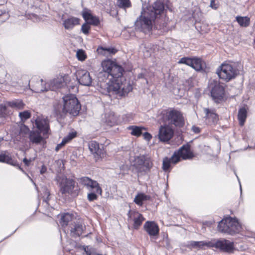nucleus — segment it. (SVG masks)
<instances>
[{
    "label": "nucleus",
    "mask_w": 255,
    "mask_h": 255,
    "mask_svg": "<svg viewBox=\"0 0 255 255\" xmlns=\"http://www.w3.org/2000/svg\"><path fill=\"white\" fill-rule=\"evenodd\" d=\"M43 82V80L40 79V82L36 83L34 88V90L36 93H41L48 91V89L46 87H43L42 86Z\"/></svg>",
    "instance_id": "37"
},
{
    "label": "nucleus",
    "mask_w": 255,
    "mask_h": 255,
    "mask_svg": "<svg viewBox=\"0 0 255 255\" xmlns=\"http://www.w3.org/2000/svg\"><path fill=\"white\" fill-rule=\"evenodd\" d=\"M90 28V27L87 23H84L82 25L81 30L86 35H87L89 33V30Z\"/></svg>",
    "instance_id": "45"
},
{
    "label": "nucleus",
    "mask_w": 255,
    "mask_h": 255,
    "mask_svg": "<svg viewBox=\"0 0 255 255\" xmlns=\"http://www.w3.org/2000/svg\"><path fill=\"white\" fill-rule=\"evenodd\" d=\"M67 143V141L66 140V139L63 138L62 141L61 143L59 144H58L57 146L55 147V151H58L60 149L62 148L64 145H65Z\"/></svg>",
    "instance_id": "46"
},
{
    "label": "nucleus",
    "mask_w": 255,
    "mask_h": 255,
    "mask_svg": "<svg viewBox=\"0 0 255 255\" xmlns=\"http://www.w3.org/2000/svg\"><path fill=\"white\" fill-rule=\"evenodd\" d=\"M80 19L74 16H71L63 21V25L67 30H70L76 25L79 24Z\"/></svg>",
    "instance_id": "23"
},
{
    "label": "nucleus",
    "mask_w": 255,
    "mask_h": 255,
    "mask_svg": "<svg viewBox=\"0 0 255 255\" xmlns=\"http://www.w3.org/2000/svg\"><path fill=\"white\" fill-rule=\"evenodd\" d=\"M63 104L58 106L56 109L57 113L61 116L69 113L73 116H77L81 110V106L79 101L74 95H66L63 98Z\"/></svg>",
    "instance_id": "2"
},
{
    "label": "nucleus",
    "mask_w": 255,
    "mask_h": 255,
    "mask_svg": "<svg viewBox=\"0 0 255 255\" xmlns=\"http://www.w3.org/2000/svg\"><path fill=\"white\" fill-rule=\"evenodd\" d=\"M79 183L85 187L89 191H94L100 192V195L102 193V189L99 184L95 180H92L88 177H82L78 179Z\"/></svg>",
    "instance_id": "10"
},
{
    "label": "nucleus",
    "mask_w": 255,
    "mask_h": 255,
    "mask_svg": "<svg viewBox=\"0 0 255 255\" xmlns=\"http://www.w3.org/2000/svg\"><path fill=\"white\" fill-rule=\"evenodd\" d=\"M211 95L216 103H220L225 96V88L219 83L214 81L211 85Z\"/></svg>",
    "instance_id": "9"
},
{
    "label": "nucleus",
    "mask_w": 255,
    "mask_h": 255,
    "mask_svg": "<svg viewBox=\"0 0 255 255\" xmlns=\"http://www.w3.org/2000/svg\"><path fill=\"white\" fill-rule=\"evenodd\" d=\"M133 170L138 176L145 175L150 171L153 163L150 157L145 155L136 156L133 164Z\"/></svg>",
    "instance_id": "4"
},
{
    "label": "nucleus",
    "mask_w": 255,
    "mask_h": 255,
    "mask_svg": "<svg viewBox=\"0 0 255 255\" xmlns=\"http://www.w3.org/2000/svg\"><path fill=\"white\" fill-rule=\"evenodd\" d=\"M238 117L240 125L243 126L247 117V111L245 108L243 107L239 110Z\"/></svg>",
    "instance_id": "31"
},
{
    "label": "nucleus",
    "mask_w": 255,
    "mask_h": 255,
    "mask_svg": "<svg viewBox=\"0 0 255 255\" xmlns=\"http://www.w3.org/2000/svg\"><path fill=\"white\" fill-rule=\"evenodd\" d=\"M164 5L160 0H156L151 6L147 8L146 12L151 16V18H158L164 11Z\"/></svg>",
    "instance_id": "13"
},
{
    "label": "nucleus",
    "mask_w": 255,
    "mask_h": 255,
    "mask_svg": "<svg viewBox=\"0 0 255 255\" xmlns=\"http://www.w3.org/2000/svg\"><path fill=\"white\" fill-rule=\"evenodd\" d=\"M159 120L170 126L177 128H182L185 124L182 113L173 108L163 110L159 116Z\"/></svg>",
    "instance_id": "3"
},
{
    "label": "nucleus",
    "mask_w": 255,
    "mask_h": 255,
    "mask_svg": "<svg viewBox=\"0 0 255 255\" xmlns=\"http://www.w3.org/2000/svg\"><path fill=\"white\" fill-rule=\"evenodd\" d=\"M77 135V132L76 131L71 132L69 133V134L65 137L64 138L66 139V140L67 142L70 141L71 139L75 137Z\"/></svg>",
    "instance_id": "44"
},
{
    "label": "nucleus",
    "mask_w": 255,
    "mask_h": 255,
    "mask_svg": "<svg viewBox=\"0 0 255 255\" xmlns=\"http://www.w3.org/2000/svg\"><path fill=\"white\" fill-rule=\"evenodd\" d=\"M76 55H77V57L78 59V60H79L80 61H83L86 58L85 52L82 50H79L77 52Z\"/></svg>",
    "instance_id": "43"
},
{
    "label": "nucleus",
    "mask_w": 255,
    "mask_h": 255,
    "mask_svg": "<svg viewBox=\"0 0 255 255\" xmlns=\"http://www.w3.org/2000/svg\"><path fill=\"white\" fill-rule=\"evenodd\" d=\"M216 247L225 252H231L233 250L234 243L229 240L223 239L218 241L216 243Z\"/></svg>",
    "instance_id": "19"
},
{
    "label": "nucleus",
    "mask_w": 255,
    "mask_h": 255,
    "mask_svg": "<svg viewBox=\"0 0 255 255\" xmlns=\"http://www.w3.org/2000/svg\"><path fill=\"white\" fill-rule=\"evenodd\" d=\"M88 146L89 150L93 154L96 161L104 157L105 151L102 145L100 146L98 142L91 141L89 143Z\"/></svg>",
    "instance_id": "14"
},
{
    "label": "nucleus",
    "mask_w": 255,
    "mask_h": 255,
    "mask_svg": "<svg viewBox=\"0 0 255 255\" xmlns=\"http://www.w3.org/2000/svg\"><path fill=\"white\" fill-rule=\"evenodd\" d=\"M47 168L44 165L42 166L40 172L41 174H43L46 172Z\"/></svg>",
    "instance_id": "52"
},
{
    "label": "nucleus",
    "mask_w": 255,
    "mask_h": 255,
    "mask_svg": "<svg viewBox=\"0 0 255 255\" xmlns=\"http://www.w3.org/2000/svg\"><path fill=\"white\" fill-rule=\"evenodd\" d=\"M146 76V71H144V72L139 74L137 76V78L138 79H145V82H146V83H148V80L147 79L145 78Z\"/></svg>",
    "instance_id": "48"
},
{
    "label": "nucleus",
    "mask_w": 255,
    "mask_h": 255,
    "mask_svg": "<svg viewBox=\"0 0 255 255\" xmlns=\"http://www.w3.org/2000/svg\"><path fill=\"white\" fill-rule=\"evenodd\" d=\"M118 6L124 9L130 7L131 6V2L129 0H118Z\"/></svg>",
    "instance_id": "36"
},
{
    "label": "nucleus",
    "mask_w": 255,
    "mask_h": 255,
    "mask_svg": "<svg viewBox=\"0 0 255 255\" xmlns=\"http://www.w3.org/2000/svg\"><path fill=\"white\" fill-rule=\"evenodd\" d=\"M19 117L21 121L23 122H25L26 120L29 119L31 117V113L28 111H24L22 112L19 113Z\"/></svg>",
    "instance_id": "39"
},
{
    "label": "nucleus",
    "mask_w": 255,
    "mask_h": 255,
    "mask_svg": "<svg viewBox=\"0 0 255 255\" xmlns=\"http://www.w3.org/2000/svg\"><path fill=\"white\" fill-rule=\"evenodd\" d=\"M149 196L145 195L143 193H138L134 199V203L138 206H141L143 205V202L150 200Z\"/></svg>",
    "instance_id": "29"
},
{
    "label": "nucleus",
    "mask_w": 255,
    "mask_h": 255,
    "mask_svg": "<svg viewBox=\"0 0 255 255\" xmlns=\"http://www.w3.org/2000/svg\"><path fill=\"white\" fill-rule=\"evenodd\" d=\"M7 105L17 110H22L24 107V104L20 100H14L7 102Z\"/></svg>",
    "instance_id": "30"
},
{
    "label": "nucleus",
    "mask_w": 255,
    "mask_h": 255,
    "mask_svg": "<svg viewBox=\"0 0 255 255\" xmlns=\"http://www.w3.org/2000/svg\"><path fill=\"white\" fill-rule=\"evenodd\" d=\"M82 16L84 20L90 24L98 25L100 23L99 19L96 16L92 15L88 12H84Z\"/></svg>",
    "instance_id": "26"
},
{
    "label": "nucleus",
    "mask_w": 255,
    "mask_h": 255,
    "mask_svg": "<svg viewBox=\"0 0 255 255\" xmlns=\"http://www.w3.org/2000/svg\"><path fill=\"white\" fill-rule=\"evenodd\" d=\"M171 161L169 158L165 157L163 159L162 169L164 171H167L170 167Z\"/></svg>",
    "instance_id": "40"
},
{
    "label": "nucleus",
    "mask_w": 255,
    "mask_h": 255,
    "mask_svg": "<svg viewBox=\"0 0 255 255\" xmlns=\"http://www.w3.org/2000/svg\"><path fill=\"white\" fill-rule=\"evenodd\" d=\"M192 130L195 133H198L200 132V128L195 126L192 127Z\"/></svg>",
    "instance_id": "50"
},
{
    "label": "nucleus",
    "mask_w": 255,
    "mask_h": 255,
    "mask_svg": "<svg viewBox=\"0 0 255 255\" xmlns=\"http://www.w3.org/2000/svg\"><path fill=\"white\" fill-rule=\"evenodd\" d=\"M142 134L144 139L147 141H149L152 138L151 135L147 132H143Z\"/></svg>",
    "instance_id": "49"
},
{
    "label": "nucleus",
    "mask_w": 255,
    "mask_h": 255,
    "mask_svg": "<svg viewBox=\"0 0 255 255\" xmlns=\"http://www.w3.org/2000/svg\"><path fill=\"white\" fill-rule=\"evenodd\" d=\"M180 64H184L190 66L197 71H201L206 67V63L201 58L197 57H183L178 62Z\"/></svg>",
    "instance_id": "8"
},
{
    "label": "nucleus",
    "mask_w": 255,
    "mask_h": 255,
    "mask_svg": "<svg viewBox=\"0 0 255 255\" xmlns=\"http://www.w3.org/2000/svg\"><path fill=\"white\" fill-rule=\"evenodd\" d=\"M216 73L220 79L229 82L236 77L238 70L231 64L223 63L217 69Z\"/></svg>",
    "instance_id": "7"
},
{
    "label": "nucleus",
    "mask_w": 255,
    "mask_h": 255,
    "mask_svg": "<svg viewBox=\"0 0 255 255\" xmlns=\"http://www.w3.org/2000/svg\"><path fill=\"white\" fill-rule=\"evenodd\" d=\"M236 20L239 23L240 25L242 27H247L249 25L250 22V19L247 16H237Z\"/></svg>",
    "instance_id": "35"
},
{
    "label": "nucleus",
    "mask_w": 255,
    "mask_h": 255,
    "mask_svg": "<svg viewBox=\"0 0 255 255\" xmlns=\"http://www.w3.org/2000/svg\"><path fill=\"white\" fill-rule=\"evenodd\" d=\"M177 152L183 159H191L194 156L193 153L190 150V145L188 144L182 145Z\"/></svg>",
    "instance_id": "21"
},
{
    "label": "nucleus",
    "mask_w": 255,
    "mask_h": 255,
    "mask_svg": "<svg viewBox=\"0 0 255 255\" xmlns=\"http://www.w3.org/2000/svg\"><path fill=\"white\" fill-rule=\"evenodd\" d=\"M70 228L71 236L73 237H76L82 235L85 229V226L82 224V222L76 221V222H74V224H72Z\"/></svg>",
    "instance_id": "20"
},
{
    "label": "nucleus",
    "mask_w": 255,
    "mask_h": 255,
    "mask_svg": "<svg viewBox=\"0 0 255 255\" xmlns=\"http://www.w3.org/2000/svg\"><path fill=\"white\" fill-rule=\"evenodd\" d=\"M40 133L38 131H30L28 136L30 142L32 144H39L43 142L44 141V137L41 135Z\"/></svg>",
    "instance_id": "22"
},
{
    "label": "nucleus",
    "mask_w": 255,
    "mask_h": 255,
    "mask_svg": "<svg viewBox=\"0 0 255 255\" xmlns=\"http://www.w3.org/2000/svg\"><path fill=\"white\" fill-rule=\"evenodd\" d=\"M20 131L21 133H23L25 134L27 133L28 132L29 133V132L30 131L29 130V128L25 125H22L21 126Z\"/></svg>",
    "instance_id": "47"
},
{
    "label": "nucleus",
    "mask_w": 255,
    "mask_h": 255,
    "mask_svg": "<svg viewBox=\"0 0 255 255\" xmlns=\"http://www.w3.org/2000/svg\"><path fill=\"white\" fill-rule=\"evenodd\" d=\"M35 125L39 130L44 136L47 137L50 134L49 123L48 120L38 118L35 120Z\"/></svg>",
    "instance_id": "15"
},
{
    "label": "nucleus",
    "mask_w": 255,
    "mask_h": 255,
    "mask_svg": "<svg viewBox=\"0 0 255 255\" xmlns=\"http://www.w3.org/2000/svg\"><path fill=\"white\" fill-rule=\"evenodd\" d=\"M241 227L236 219L229 217L221 220L218 225L219 232L233 235L239 233Z\"/></svg>",
    "instance_id": "5"
},
{
    "label": "nucleus",
    "mask_w": 255,
    "mask_h": 255,
    "mask_svg": "<svg viewBox=\"0 0 255 255\" xmlns=\"http://www.w3.org/2000/svg\"><path fill=\"white\" fill-rule=\"evenodd\" d=\"M74 188L75 181L73 179L66 178L61 183L60 192L62 195L65 196L67 195L76 196L77 193L74 190Z\"/></svg>",
    "instance_id": "11"
},
{
    "label": "nucleus",
    "mask_w": 255,
    "mask_h": 255,
    "mask_svg": "<svg viewBox=\"0 0 255 255\" xmlns=\"http://www.w3.org/2000/svg\"><path fill=\"white\" fill-rule=\"evenodd\" d=\"M129 130H131V134L136 136H140L143 130L146 129L143 127H138L135 126H131L128 128Z\"/></svg>",
    "instance_id": "28"
},
{
    "label": "nucleus",
    "mask_w": 255,
    "mask_h": 255,
    "mask_svg": "<svg viewBox=\"0 0 255 255\" xmlns=\"http://www.w3.org/2000/svg\"><path fill=\"white\" fill-rule=\"evenodd\" d=\"M144 229L150 236H155L159 234V228L153 221H147L143 226Z\"/></svg>",
    "instance_id": "17"
},
{
    "label": "nucleus",
    "mask_w": 255,
    "mask_h": 255,
    "mask_svg": "<svg viewBox=\"0 0 255 255\" xmlns=\"http://www.w3.org/2000/svg\"><path fill=\"white\" fill-rule=\"evenodd\" d=\"M104 75H107L109 83H104L105 94L114 93L123 96L128 94L132 89V86L123 77V68L111 60L102 62Z\"/></svg>",
    "instance_id": "1"
},
{
    "label": "nucleus",
    "mask_w": 255,
    "mask_h": 255,
    "mask_svg": "<svg viewBox=\"0 0 255 255\" xmlns=\"http://www.w3.org/2000/svg\"><path fill=\"white\" fill-rule=\"evenodd\" d=\"M210 6L214 9L217 8V7L215 6V1L214 0H211L210 2Z\"/></svg>",
    "instance_id": "54"
},
{
    "label": "nucleus",
    "mask_w": 255,
    "mask_h": 255,
    "mask_svg": "<svg viewBox=\"0 0 255 255\" xmlns=\"http://www.w3.org/2000/svg\"><path fill=\"white\" fill-rule=\"evenodd\" d=\"M31 161V159H27L26 158H24L23 159V162H24V164L26 166H28Z\"/></svg>",
    "instance_id": "51"
},
{
    "label": "nucleus",
    "mask_w": 255,
    "mask_h": 255,
    "mask_svg": "<svg viewBox=\"0 0 255 255\" xmlns=\"http://www.w3.org/2000/svg\"><path fill=\"white\" fill-rule=\"evenodd\" d=\"M174 134L172 128L167 124H164L159 128L158 137L160 141L167 142L170 140Z\"/></svg>",
    "instance_id": "12"
},
{
    "label": "nucleus",
    "mask_w": 255,
    "mask_h": 255,
    "mask_svg": "<svg viewBox=\"0 0 255 255\" xmlns=\"http://www.w3.org/2000/svg\"><path fill=\"white\" fill-rule=\"evenodd\" d=\"M74 216L72 214L68 213H63L61 215L60 224L63 227H66L68 223L74 219Z\"/></svg>",
    "instance_id": "27"
},
{
    "label": "nucleus",
    "mask_w": 255,
    "mask_h": 255,
    "mask_svg": "<svg viewBox=\"0 0 255 255\" xmlns=\"http://www.w3.org/2000/svg\"><path fill=\"white\" fill-rule=\"evenodd\" d=\"M77 78L79 83L84 86H90L92 83V78L90 73L84 70H80L77 72Z\"/></svg>",
    "instance_id": "16"
},
{
    "label": "nucleus",
    "mask_w": 255,
    "mask_h": 255,
    "mask_svg": "<svg viewBox=\"0 0 255 255\" xmlns=\"http://www.w3.org/2000/svg\"><path fill=\"white\" fill-rule=\"evenodd\" d=\"M190 246L195 249H200L205 246H208V243L203 241H191Z\"/></svg>",
    "instance_id": "38"
},
{
    "label": "nucleus",
    "mask_w": 255,
    "mask_h": 255,
    "mask_svg": "<svg viewBox=\"0 0 255 255\" xmlns=\"http://www.w3.org/2000/svg\"><path fill=\"white\" fill-rule=\"evenodd\" d=\"M49 199H50L49 197H48V196H47V197H46V198H45V197H44V200H44V201H45L46 203H47V204H48V201H49Z\"/></svg>",
    "instance_id": "55"
},
{
    "label": "nucleus",
    "mask_w": 255,
    "mask_h": 255,
    "mask_svg": "<svg viewBox=\"0 0 255 255\" xmlns=\"http://www.w3.org/2000/svg\"><path fill=\"white\" fill-rule=\"evenodd\" d=\"M99 52L105 55H112L115 54L117 52V50L113 47H101L98 49Z\"/></svg>",
    "instance_id": "32"
},
{
    "label": "nucleus",
    "mask_w": 255,
    "mask_h": 255,
    "mask_svg": "<svg viewBox=\"0 0 255 255\" xmlns=\"http://www.w3.org/2000/svg\"><path fill=\"white\" fill-rule=\"evenodd\" d=\"M180 156L177 151L175 152L171 158H169L171 163L176 164L180 160Z\"/></svg>",
    "instance_id": "42"
},
{
    "label": "nucleus",
    "mask_w": 255,
    "mask_h": 255,
    "mask_svg": "<svg viewBox=\"0 0 255 255\" xmlns=\"http://www.w3.org/2000/svg\"><path fill=\"white\" fill-rule=\"evenodd\" d=\"M155 20L151 18V16L146 11H141L140 16L135 22L136 29L143 31L144 33L150 32L152 28V22Z\"/></svg>",
    "instance_id": "6"
},
{
    "label": "nucleus",
    "mask_w": 255,
    "mask_h": 255,
    "mask_svg": "<svg viewBox=\"0 0 255 255\" xmlns=\"http://www.w3.org/2000/svg\"><path fill=\"white\" fill-rule=\"evenodd\" d=\"M0 162L6 163L11 165L17 167L20 170L24 172L22 168L19 165L17 161L13 160L10 155L7 151H2L0 153Z\"/></svg>",
    "instance_id": "18"
},
{
    "label": "nucleus",
    "mask_w": 255,
    "mask_h": 255,
    "mask_svg": "<svg viewBox=\"0 0 255 255\" xmlns=\"http://www.w3.org/2000/svg\"><path fill=\"white\" fill-rule=\"evenodd\" d=\"M131 216L133 218V228L137 230L142 224L143 221L144 220V218L142 215L138 212H133L131 214Z\"/></svg>",
    "instance_id": "25"
},
{
    "label": "nucleus",
    "mask_w": 255,
    "mask_h": 255,
    "mask_svg": "<svg viewBox=\"0 0 255 255\" xmlns=\"http://www.w3.org/2000/svg\"><path fill=\"white\" fill-rule=\"evenodd\" d=\"M240 190H241V191L242 192V190L241 186H240Z\"/></svg>",
    "instance_id": "56"
},
{
    "label": "nucleus",
    "mask_w": 255,
    "mask_h": 255,
    "mask_svg": "<svg viewBox=\"0 0 255 255\" xmlns=\"http://www.w3.org/2000/svg\"><path fill=\"white\" fill-rule=\"evenodd\" d=\"M90 193L88 194L87 198L89 201H93L98 198L97 194L100 195V192H97L94 191H89Z\"/></svg>",
    "instance_id": "41"
},
{
    "label": "nucleus",
    "mask_w": 255,
    "mask_h": 255,
    "mask_svg": "<svg viewBox=\"0 0 255 255\" xmlns=\"http://www.w3.org/2000/svg\"><path fill=\"white\" fill-rule=\"evenodd\" d=\"M48 85L49 90L55 91L62 86V83L59 79H54L48 83Z\"/></svg>",
    "instance_id": "33"
},
{
    "label": "nucleus",
    "mask_w": 255,
    "mask_h": 255,
    "mask_svg": "<svg viewBox=\"0 0 255 255\" xmlns=\"http://www.w3.org/2000/svg\"><path fill=\"white\" fill-rule=\"evenodd\" d=\"M204 112L205 114V118L211 121L213 123H216L218 121V116L216 113L215 110H211L208 108H204Z\"/></svg>",
    "instance_id": "24"
},
{
    "label": "nucleus",
    "mask_w": 255,
    "mask_h": 255,
    "mask_svg": "<svg viewBox=\"0 0 255 255\" xmlns=\"http://www.w3.org/2000/svg\"><path fill=\"white\" fill-rule=\"evenodd\" d=\"M8 106L7 105V102L0 105V118H6L9 115V111L7 109Z\"/></svg>",
    "instance_id": "34"
},
{
    "label": "nucleus",
    "mask_w": 255,
    "mask_h": 255,
    "mask_svg": "<svg viewBox=\"0 0 255 255\" xmlns=\"http://www.w3.org/2000/svg\"><path fill=\"white\" fill-rule=\"evenodd\" d=\"M44 196L49 197L50 195L49 191L47 189H44Z\"/></svg>",
    "instance_id": "53"
}]
</instances>
